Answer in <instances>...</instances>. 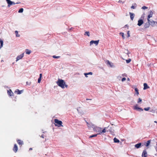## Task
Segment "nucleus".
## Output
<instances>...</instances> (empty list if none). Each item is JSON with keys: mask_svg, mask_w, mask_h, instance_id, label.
Instances as JSON below:
<instances>
[{"mask_svg": "<svg viewBox=\"0 0 157 157\" xmlns=\"http://www.w3.org/2000/svg\"><path fill=\"white\" fill-rule=\"evenodd\" d=\"M120 34H121V36L122 37V38H123V39H124L125 38V37L124 36V33H120Z\"/></svg>", "mask_w": 157, "mask_h": 157, "instance_id": "obj_35", "label": "nucleus"}, {"mask_svg": "<svg viewBox=\"0 0 157 157\" xmlns=\"http://www.w3.org/2000/svg\"><path fill=\"white\" fill-rule=\"evenodd\" d=\"M129 32H130L129 31H128L127 32V34L128 35L127 37H130V34H129Z\"/></svg>", "mask_w": 157, "mask_h": 157, "instance_id": "obj_40", "label": "nucleus"}, {"mask_svg": "<svg viewBox=\"0 0 157 157\" xmlns=\"http://www.w3.org/2000/svg\"><path fill=\"white\" fill-rule=\"evenodd\" d=\"M150 25V23L148 21L146 22L144 25V27L145 28H148Z\"/></svg>", "mask_w": 157, "mask_h": 157, "instance_id": "obj_16", "label": "nucleus"}, {"mask_svg": "<svg viewBox=\"0 0 157 157\" xmlns=\"http://www.w3.org/2000/svg\"><path fill=\"white\" fill-rule=\"evenodd\" d=\"M24 56V53H23L20 55L18 56L16 58V62H17L19 60L21 59Z\"/></svg>", "mask_w": 157, "mask_h": 157, "instance_id": "obj_9", "label": "nucleus"}, {"mask_svg": "<svg viewBox=\"0 0 157 157\" xmlns=\"http://www.w3.org/2000/svg\"><path fill=\"white\" fill-rule=\"evenodd\" d=\"M54 121L55 123V125L56 126H58V127H59L60 126H63L62 125V122L61 121H59L57 119H55Z\"/></svg>", "mask_w": 157, "mask_h": 157, "instance_id": "obj_2", "label": "nucleus"}, {"mask_svg": "<svg viewBox=\"0 0 157 157\" xmlns=\"http://www.w3.org/2000/svg\"><path fill=\"white\" fill-rule=\"evenodd\" d=\"M141 145V143H139V144H136L135 145V146L136 148H138L140 147Z\"/></svg>", "mask_w": 157, "mask_h": 157, "instance_id": "obj_22", "label": "nucleus"}, {"mask_svg": "<svg viewBox=\"0 0 157 157\" xmlns=\"http://www.w3.org/2000/svg\"><path fill=\"white\" fill-rule=\"evenodd\" d=\"M113 140L115 143H119L120 142L119 140L115 137L114 138Z\"/></svg>", "mask_w": 157, "mask_h": 157, "instance_id": "obj_24", "label": "nucleus"}, {"mask_svg": "<svg viewBox=\"0 0 157 157\" xmlns=\"http://www.w3.org/2000/svg\"><path fill=\"white\" fill-rule=\"evenodd\" d=\"M52 57L54 58L57 59V58H59L60 57L59 56H53Z\"/></svg>", "mask_w": 157, "mask_h": 157, "instance_id": "obj_41", "label": "nucleus"}, {"mask_svg": "<svg viewBox=\"0 0 157 157\" xmlns=\"http://www.w3.org/2000/svg\"><path fill=\"white\" fill-rule=\"evenodd\" d=\"M134 109L137 110L139 111H143V109L140 107H138L137 105H136L133 107Z\"/></svg>", "mask_w": 157, "mask_h": 157, "instance_id": "obj_6", "label": "nucleus"}, {"mask_svg": "<svg viewBox=\"0 0 157 157\" xmlns=\"http://www.w3.org/2000/svg\"><path fill=\"white\" fill-rule=\"evenodd\" d=\"M22 92V90H17L15 91V93H16L17 94H20Z\"/></svg>", "mask_w": 157, "mask_h": 157, "instance_id": "obj_20", "label": "nucleus"}, {"mask_svg": "<svg viewBox=\"0 0 157 157\" xmlns=\"http://www.w3.org/2000/svg\"><path fill=\"white\" fill-rule=\"evenodd\" d=\"M25 52L26 54L29 55L31 53V51L30 50H29L28 49H26L25 50Z\"/></svg>", "mask_w": 157, "mask_h": 157, "instance_id": "obj_21", "label": "nucleus"}, {"mask_svg": "<svg viewBox=\"0 0 157 157\" xmlns=\"http://www.w3.org/2000/svg\"><path fill=\"white\" fill-rule=\"evenodd\" d=\"M99 41V40H98L96 41L91 40L90 42V45H92L93 44H95L96 45H98V44Z\"/></svg>", "mask_w": 157, "mask_h": 157, "instance_id": "obj_7", "label": "nucleus"}, {"mask_svg": "<svg viewBox=\"0 0 157 157\" xmlns=\"http://www.w3.org/2000/svg\"><path fill=\"white\" fill-rule=\"evenodd\" d=\"M15 33L17 37H19L20 36V35L18 34V32L17 31H15Z\"/></svg>", "mask_w": 157, "mask_h": 157, "instance_id": "obj_30", "label": "nucleus"}, {"mask_svg": "<svg viewBox=\"0 0 157 157\" xmlns=\"http://www.w3.org/2000/svg\"><path fill=\"white\" fill-rule=\"evenodd\" d=\"M23 11V9L22 8H21L18 11V13H22Z\"/></svg>", "mask_w": 157, "mask_h": 157, "instance_id": "obj_32", "label": "nucleus"}, {"mask_svg": "<svg viewBox=\"0 0 157 157\" xmlns=\"http://www.w3.org/2000/svg\"><path fill=\"white\" fill-rule=\"evenodd\" d=\"M147 8H148L146 6H144L142 7V9L143 10H145L146 9H147Z\"/></svg>", "mask_w": 157, "mask_h": 157, "instance_id": "obj_39", "label": "nucleus"}, {"mask_svg": "<svg viewBox=\"0 0 157 157\" xmlns=\"http://www.w3.org/2000/svg\"><path fill=\"white\" fill-rule=\"evenodd\" d=\"M41 137L42 138H44V136H43V135H42V136H41Z\"/></svg>", "mask_w": 157, "mask_h": 157, "instance_id": "obj_51", "label": "nucleus"}, {"mask_svg": "<svg viewBox=\"0 0 157 157\" xmlns=\"http://www.w3.org/2000/svg\"><path fill=\"white\" fill-rule=\"evenodd\" d=\"M84 35H87L88 36H90V32L88 31H86Z\"/></svg>", "mask_w": 157, "mask_h": 157, "instance_id": "obj_28", "label": "nucleus"}, {"mask_svg": "<svg viewBox=\"0 0 157 157\" xmlns=\"http://www.w3.org/2000/svg\"><path fill=\"white\" fill-rule=\"evenodd\" d=\"M124 27H128V25H126L124 26Z\"/></svg>", "mask_w": 157, "mask_h": 157, "instance_id": "obj_48", "label": "nucleus"}, {"mask_svg": "<svg viewBox=\"0 0 157 157\" xmlns=\"http://www.w3.org/2000/svg\"><path fill=\"white\" fill-rule=\"evenodd\" d=\"M32 148H30V149H29V150H32Z\"/></svg>", "mask_w": 157, "mask_h": 157, "instance_id": "obj_52", "label": "nucleus"}, {"mask_svg": "<svg viewBox=\"0 0 157 157\" xmlns=\"http://www.w3.org/2000/svg\"><path fill=\"white\" fill-rule=\"evenodd\" d=\"M135 90L137 95H138V94H139L138 89L137 88H135Z\"/></svg>", "mask_w": 157, "mask_h": 157, "instance_id": "obj_31", "label": "nucleus"}, {"mask_svg": "<svg viewBox=\"0 0 157 157\" xmlns=\"http://www.w3.org/2000/svg\"><path fill=\"white\" fill-rule=\"evenodd\" d=\"M109 131L113 135L114 134V130L112 128H110V129H109Z\"/></svg>", "mask_w": 157, "mask_h": 157, "instance_id": "obj_23", "label": "nucleus"}, {"mask_svg": "<svg viewBox=\"0 0 157 157\" xmlns=\"http://www.w3.org/2000/svg\"><path fill=\"white\" fill-rule=\"evenodd\" d=\"M147 151L145 150H144L143 152V153L142 154V156L143 157L144 156V157H147Z\"/></svg>", "mask_w": 157, "mask_h": 157, "instance_id": "obj_19", "label": "nucleus"}, {"mask_svg": "<svg viewBox=\"0 0 157 157\" xmlns=\"http://www.w3.org/2000/svg\"><path fill=\"white\" fill-rule=\"evenodd\" d=\"M101 129L102 128H101L98 127H97V132H98V135H101Z\"/></svg>", "mask_w": 157, "mask_h": 157, "instance_id": "obj_13", "label": "nucleus"}, {"mask_svg": "<svg viewBox=\"0 0 157 157\" xmlns=\"http://www.w3.org/2000/svg\"><path fill=\"white\" fill-rule=\"evenodd\" d=\"M154 122H155V123H156L157 122V121H154Z\"/></svg>", "mask_w": 157, "mask_h": 157, "instance_id": "obj_53", "label": "nucleus"}, {"mask_svg": "<svg viewBox=\"0 0 157 157\" xmlns=\"http://www.w3.org/2000/svg\"><path fill=\"white\" fill-rule=\"evenodd\" d=\"M41 80V78H39L38 80V83H39L40 82V81Z\"/></svg>", "mask_w": 157, "mask_h": 157, "instance_id": "obj_43", "label": "nucleus"}, {"mask_svg": "<svg viewBox=\"0 0 157 157\" xmlns=\"http://www.w3.org/2000/svg\"><path fill=\"white\" fill-rule=\"evenodd\" d=\"M150 109L149 107H148L147 108H144V110L145 111H148Z\"/></svg>", "mask_w": 157, "mask_h": 157, "instance_id": "obj_38", "label": "nucleus"}, {"mask_svg": "<svg viewBox=\"0 0 157 157\" xmlns=\"http://www.w3.org/2000/svg\"><path fill=\"white\" fill-rule=\"evenodd\" d=\"M56 83L59 86L63 89L65 87L66 88L67 87V85L65 84V82L63 80L58 79Z\"/></svg>", "mask_w": 157, "mask_h": 157, "instance_id": "obj_1", "label": "nucleus"}, {"mask_svg": "<svg viewBox=\"0 0 157 157\" xmlns=\"http://www.w3.org/2000/svg\"><path fill=\"white\" fill-rule=\"evenodd\" d=\"M155 148L156 151L157 152V142H156V144L155 146Z\"/></svg>", "mask_w": 157, "mask_h": 157, "instance_id": "obj_44", "label": "nucleus"}, {"mask_svg": "<svg viewBox=\"0 0 157 157\" xmlns=\"http://www.w3.org/2000/svg\"><path fill=\"white\" fill-rule=\"evenodd\" d=\"M150 24V25H151L152 26H154L155 25V24H157V22L156 21H154L152 20H150V21H148Z\"/></svg>", "mask_w": 157, "mask_h": 157, "instance_id": "obj_10", "label": "nucleus"}, {"mask_svg": "<svg viewBox=\"0 0 157 157\" xmlns=\"http://www.w3.org/2000/svg\"><path fill=\"white\" fill-rule=\"evenodd\" d=\"M141 101H142V99L140 98H139L138 101V103H140V102H141Z\"/></svg>", "mask_w": 157, "mask_h": 157, "instance_id": "obj_42", "label": "nucleus"}, {"mask_svg": "<svg viewBox=\"0 0 157 157\" xmlns=\"http://www.w3.org/2000/svg\"><path fill=\"white\" fill-rule=\"evenodd\" d=\"M97 135H98L97 134L92 135L90 136L89 137L90 138H91L92 137H95L96 136H97Z\"/></svg>", "mask_w": 157, "mask_h": 157, "instance_id": "obj_33", "label": "nucleus"}, {"mask_svg": "<svg viewBox=\"0 0 157 157\" xmlns=\"http://www.w3.org/2000/svg\"><path fill=\"white\" fill-rule=\"evenodd\" d=\"M126 62L127 63H129L131 61V59H128L126 60Z\"/></svg>", "mask_w": 157, "mask_h": 157, "instance_id": "obj_37", "label": "nucleus"}, {"mask_svg": "<svg viewBox=\"0 0 157 157\" xmlns=\"http://www.w3.org/2000/svg\"><path fill=\"white\" fill-rule=\"evenodd\" d=\"M3 60H2L1 61V62H3Z\"/></svg>", "mask_w": 157, "mask_h": 157, "instance_id": "obj_55", "label": "nucleus"}, {"mask_svg": "<svg viewBox=\"0 0 157 157\" xmlns=\"http://www.w3.org/2000/svg\"><path fill=\"white\" fill-rule=\"evenodd\" d=\"M84 75H85V76H86V75H93V73L92 72H89L87 73H85L84 74Z\"/></svg>", "mask_w": 157, "mask_h": 157, "instance_id": "obj_26", "label": "nucleus"}, {"mask_svg": "<svg viewBox=\"0 0 157 157\" xmlns=\"http://www.w3.org/2000/svg\"><path fill=\"white\" fill-rule=\"evenodd\" d=\"M13 150L15 152H16L17 151L18 148L16 144H14Z\"/></svg>", "mask_w": 157, "mask_h": 157, "instance_id": "obj_18", "label": "nucleus"}, {"mask_svg": "<svg viewBox=\"0 0 157 157\" xmlns=\"http://www.w3.org/2000/svg\"><path fill=\"white\" fill-rule=\"evenodd\" d=\"M150 142H151V140H148L147 142V143H146V147L148 146L149 145Z\"/></svg>", "mask_w": 157, "mask_h": 157, "instance_id": "obj_29", "label": "nucleus"}, {"mask_svg": "<svg viewBox=\"0 0 157 157\" xmlns=\"http://www.w3.org/2000/svg\"><path fill=\"white\" fill-rule=\"evenodd\" d=\"M88 128L90 129L91 128H93L94 125L92 124L91 123H89L87 122H86Z\"/></svg>", "mask_w": 157, "mask_h": 157, "instance_id": "obj_11", "label": "nucleus"}, {"mask_svg": "<svg viewBox=\"0 0 157 157\" xmlns=\"http://www.w3.org/2000/svg\"><path fill=\"white\" fill-rule=\"evenodd\" d=\"M120 2V3H121V2H122V1L121 0H119L118 2Z\"/></svg>", "mask_w": 157, "mask_h": 157, "instance_id": "obj_49", "label": "nucleus"}, {"mask_svg": "<svg viewBox=\"0 0 157 157\" xmlns=\"http://www.w3.org/2000/svg\"><path fill=\"white\" fill-rule=\"evenodd\" d=\"M6 1L8 4V7H10L11 5H15V4H17L20 3L18 2L15 3L14 2L11 1L10 0H6Z\"/></svg>", "mask_w": 157, "mask_h": 157, "instance_id": "obj_4", "label": "nucleus"}, {"mask_svg": "<svg viewBox=\"0 0 157 157\" xmlns=\"http://www.w3.org/2000/svg\"><path fill=\"white\" fill-rule=\"evenodd\" d=\"M108 127L104 128L102 130L101 129V135H105V133L107 131V129H108Z\"/></svg>", "mask_w": 157, "mask_h": 157, "instance_id": "obj_12", "label": "nucleus"}, {"mask_svg": "<svg viewBox=\"0 0 157 157\" xmlns=\"http://www.w3.org/2000/svg\"><path fill=\"white\" fill-rule=\"evenodd\" d=\"M106 63L107 65L111 67H115L114 66L113 63L112 62H110L109 60H107L106 61Z\"/></svg>", "mask_w": 157, "mask_h": 157, "instance_id": "obj_5", "label": "nucleus"}, {"mask_svg": "<svg viewBox=\"0 0 157 157\" xmlns=\"http://www.w3.org/2000/svg\"><path fill=\"white\" fill-rule=\"evenodd\" d=\"M97 127H95L94 126V128H93V130L94 131L97 132Z\"/></svg>", "mask_w": 157, "mask_h": 157, "instance_id": "obj_36", "label": "nucleus"}, {"mask_svg": "<svg viewBox=\"0 0 157 157\" xmlns=\"http://www.w3.org/2000/svg\"><path fill=\"white\" fill-rule=\"evenodd\" d=\"M144 23V21L143 20L140 19L138 21V23L137 25L139 26L141 25Z\"/></svg>", "mask_w": 157, "mask_h": 157, "instance_id": "obj_14", "label": "nucleus"}, {"mask_svg": "<svg viewBox=\"0 0 157 157\" xmlns=\"http://www.w3.org/2000/svg\"><path fill=\"white\" fill-rule=\"evenodd\" d=\"M87 75H86V76H85L86 77H88V76H87Z\"/></svg>", "mask_w": 157, "mask_h": 157, "instance_id": "obj_54", "label": "nucleus"}, {"mask_svg": "<svg viewBox=\"0 0 157 157\" xmlns=\"http://www.w3.org/2000/svg\"><path fill=\"white\" fill-rule=\"evenodd\" d=\"M125 80H126V78H122V79L121 80V81L122 82H124V81H125Z\"/></svg>", "mask_w": 157, "mask_h": 157, "instance_id": "obj_45", "label": "nucleus"}, {"mask_svg": "<svg viewBox=\"0 0 157 157\" xmlns=\"http://www.w3.org/2000/svg\"><path fill=\"white\" fill-rule=\"evenodd\" d=\"M18 144H23V142L20 140H18Z\"/></svg>", "mask_w": 157, "mask_h": 157, "instance_id": "obj_34", "label": "nucleus"}, {"mask_svg": "<svg viewBox=\"0 0 157 157\" xmlns=\"http://www.w3.org/2000/svg\"><path fill=\"white\" fill-rule=\"evenodd\" d=\"M153 14V12H152V11L151 10H150L149 11V14L147 17V21H150V18L151 17H152Z\"/></svg>", "mask_w": 157, "mask_h": 157, "instance_id": "obj_8", "label": "nucleus"}, {"mask_svg": "<svg viewBox=\"0 0 157 157\" xmlns=\"http://www.w3.org/2000/svg\"><path fill=\"white\" fill-rule=\"evenodd\" d=\"M127 80H128V81H130V79H129V78H127Z\"/></svg>", "mask_w": 157, "mask_h": 157, "instance_id": "obj_50", "label": "nucleus"}, {"mask_svg": "<svg viewBox=\"0 0 157 157\" xmlns=\"http://www.w3.org/2000/svg\"><path fill=\"white\" fill-rule=\"evenodd\" d=\"M42 76V74H40V78H41Z\"/></svg>", "mask_w": 157, "mask_h": 157, "instance_id": "obj_47", "label": "nucleus"}, {"mask_svg": "<svg viewBox=\"0 0 157 157\" xmlns=\"http://www.w3.org/2000/svg\"><path fill=\"white\" fill-rule=\"evenodd\" d=\"M129 14L130 15V17L132 21L134 17L135 16V15L133 13H132L130 12Z\"/></svg>", "mask_w": 157, "mask_h": 157, "instance_id": "obj_15", "label": "nucleus"}, {"mask_svg": "<svg viewBox=\"0 0 157 157\" xmlns=\"http://www.w3.org/2000/svg\"><path fill=\"white\" fill-rule=\"evenodd\" d=\"M7 93L10 96L12 95L11 94L13 93L11 90H8Z\"/></svg>", "mask_w": 157, "mask_h": 157, "instance_id": "obj_27", "label": "nucleus"}, {"mask_svg": "<svg viewBox=\"0 0 157 157\" xmlns=\"http://www.w3.org/2000/svg\"><path fill=\"white\" fill-rule=\"evenodd\" d=\"M0 49L2 48L3 46V41L2 40H0Z\"/></svg>", "mask_w": 157, "mask_h": 157, "instance_id": "obj_25", "label": "nucleus"}, {"mask_svg": "<svg viewBox=\"0 0 157 157\" xmlns=\"http://www.w3.org/2000/svg\"><path fill=\"white\" fill-rule=\"evenodd\" d=\"M155 155H157V154H155Z\"/></svg>", "mask_w": 157, "mask_h": 157, "instance_id": "obj_56", "label": "nucleus"}, {"mask_svg": "<svg viewBox=\"0 0 157 157\" xmlns=\"http://www.w3.org/2000/svg\"><path fill=\"white\" fill-rule=\"evenodd\" d=\"M77 110L79 113L81 115H83L84 114L85 111L82 108L79 107L77 108Z\"/></svg>", "mask_w": 157, "mask_h": 157, "instance_id": "obj_3", "label": "nucleus"}, {"mask_svg": "<svg viewBox=\"0 0 157 157\" xmlns=\"http://www.w3.org/2000/svg\"><path fill=\"white\" fill-rule=\"evenodd\" d=\"M144 87L143 89L144 90H145L149 88V87L147 85L146 83H144Z\"/></svg>", "mask_w": 157, "mask_h": 157, "instance_id": "obj_17", "label": "nucleus"}, {"mask_svg": "<svg viewBox=\"0 0 157 157\" xmlns=\"http://www.w3.org/2000/svg\"><path fill=\"white\" fill-rule=\"evenodd\" d=\"M135 8H136V7H135L134 6H132L131 7V8L132 9H134Z\"/></svg>", "mask_w": 157, "mask_h": 157, "instance_id": "obj_46", "label": "nucleus"}]
</instances>
